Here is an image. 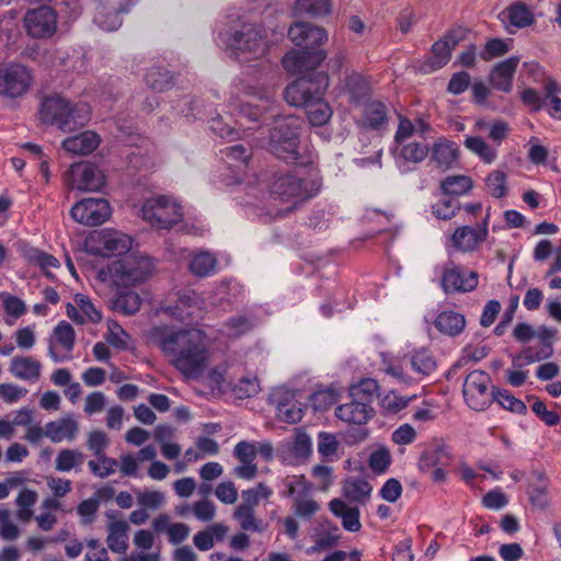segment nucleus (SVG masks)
I'll use <instances>...</instances> for the list:
<instances>
[{
	"label": "nucleus",
	"mask_w": 561,
	"mask_h": 561,
	"mask_svg": "<svg viewBox=\"0 0 561 561\" xmlns=\"http://www.w3.org/2000/svg\"><path fill=\"white\" fill-rule=\"evenodd\" d=\"M499 19L510 33L517 28L529 26L534 22V14L523 2H514L499 14Z\"/></svg>",
	"instance_id": "nucleus-22"
},
{
	"label": "nucleus",
	"mask_w": 561,
	"mask_h": 561,
	"mask_svg": "<svg viewBox=\"0 0 561 561\" xmlns=\"http://www.w3.org/2000/svg\"><path fill=\"white\" fill-rule=\"evenodd\" d=\"M367 80L357 72H351L344 77L340 84L341 93L345 94L351 103H358L368 94Z\"/></svg>",
	"instance_id": "nucleus-34"
},
{
	"label": "nucleus",
	"mask_w": 561,
	"mask_h": 561,
	"mask_svg": "<svg viewBox=\"0 0 561 561\" xmlns=\"http://www.w3.org/2000/svg\"><path fill=\"white\" fill-rule=\"evenodd\" d=\"M451 461V453L449 447L437 442L421 454L419 459V468L422 472H430L435 467H447Z\"/></svg>",
	"instance_id": "nucleus-25"
},
{
	"label": "nucleus",
	"mask_w": 561,
	"mask_h": 561,
	"mask_svg": "<svg viewBox=\"0 0 561 561\" xmlns=\"http://www.w3.org/2000/svg\"><path fill=\"white\" fill-rule=\"evenodd\" d=\"M321 182L317 176L301 179L294 174L280 175L272 184V193L282 199H307L317 195Z\"/></svg>",
	"instance_id": "nucleus-9"
},
{
	"label": "nucleus",
	"mask_w": 561,
	"mask_h": 561,
	"mask_svg": "<svg viewBox=\"0 0 561 561\" xmlns=\"http://www.w3.org/2000/svg\"><path fill=\"white\" fill-rule=\"evenodd\" d=\"M328 85L329 78L324 72L300 77L285 89L284 98L291 106L305 107L313 100L323 96Z\"/></svg>",
	"instance_id": "nucleus-6"
},
{
	"label": "nucleus",
	"mask_w": 561,
	"mask_h": 561,
	"mask_svg": "<svg viewBox=\"0 0 561 561\" xmlns=\"http://www.w3.org/2000/svg\"><path fill=\"white\" fill-rule=\"evenodd\" d=\"M493 396L496 403H499L503 409L511 411L516 414H525L527 411L526 404L515 398L510 391L507 390H500L493 388Z\"/></svg>",
	"instance_id": "nucleus-50"
},
{
	"label": "nucleus",
	"mask_w": 561,
	"mask_h": 561,
	"mask_svg": "<svg viewBox=\"0 0 561 561\" xmlns=\"http://www.w3.org/2000/svg\"><path fill=\"white\" fill-rule=\"evenodd\" d=\"M251 329L252 323L248 317L236 316L224 323L221 333L227 337L236 339L248 333Z\"/></svg>",
	"instance_id": "nucleus-51"
},
{
	"label": "nucleus",
	"mask_w": 561,
	"mask_h": 561,
	"mask_svg": "<svg viewBox=\"0 0 561 561\" xmlns=\"http://www.w3.org/2000/svg\"><path fill=\"white\" fill-rule=\"evenodd\" d=\"M71 217L85 226H99L111 216V207L104 198H83L70 210Z\"/></svg>",
	"instance_id": "nucleus-13"
},
{
	"label": "nucleus",
	"mask_w": 561,
	"mask_h": 561,
	"mask_svg": "<svg viewBox=\"0 0 561 561\" xmlns=\"http://www.w3.org/2000/svg\"><path fill=\"white\" fill-rule=\"evenodd\" d=\"M320 508L318 502L309 495L302 499H296L293 504L294 513L297 517L302 519L311 518Z\"/></svg>",
	"instance_id": "nucleus-62"
},
{
	"label": "nucleus",
	"mask_w": 561,
	"mask_h": 561,
	"mask_svg": "<svg viewBox=\"0 0 561 561\" xmlns=\"http://www.w3.org/2000/svg\"><path fill=\"white\" fill-rule=\"evenodd\" d=\"M141 213L142 218L158 229H169L183 218L181 205L173 197L164 195L148 198Z\"/></svg>",
	"instance_id": "nucleus-5"
},
{
	"label": "nucleus",
	"mask_w": 561,
	"mask_h": 561,
	"mask_svg": "<svg viewBox=\"0 0 561 561\" xmlns=\"http://www.w3.org/2000/svg\"><path fill=\"white\" fill-rule=\"evenodd\" d=\"M552 355V350L535 352L531 347H525L519 354L513 356L512 365L515 368H522L542 359L549 358Z\"/></svg>",
	"instance_id": "nucleus-54"
},
{
	"label": "nucleus",
	"mask_w": 561,
	"mask_h": 561,
	"mask_svg": "<svg viewBox=\"0 0 561 561\" xmlns=\"http://www.w3.org/2000/svg\"><path fill=\"white\" fill-rule=\"evenodd\" d=\"M24 27L31 37H51L57 31V14L48 5L28 10L24 15Z\"/></svg>",
	"instance_id": "nucleus-12"
},
{
	"label": "nucleus",
	"mask_w": 561,
	"mask_h": 561,
	"mask_svg": "<svg viewBox=\"0 0 561 561\" xmlns=\"http://www.w3.org/2000/svg\"><path fill=\"white\" fill-rule=\"evenodd\" d=\"M98 461L90 460L88 467L91 472L99 478H107L116 471L117 460L107 457L105 454L98 456Z\"/></svg>",
	"instance_id": "nucleus-55"
},
{
	"label": "nucleus",
	"mask_w": 561,
	"mask_h": 561,
	"mask_svg": "<svg viewBox=\"0 0 561 561\" xmlns=\"http://www.w3.org/2000/svg\"><path fill=\"white\" fill-rule=\"evenodd\" d=\"M304 411L298 402H279L277 405V417L288 424H295L301 421Z\"/></svg>",
	"instance_id": "nucleus-56"
},
{
	"label": "nucleus",
	"mask_w": 561,
	"mask_h": 561,
	"mask_svg": "<svg viewBox=\"0 0 561 561\" xmlns=\"http://www.w3.org/2000/svg\"><path fill=\"white\" fill-rule=\"evenodd\" d=\"M463 144L469 151L477 154L488 164L492 163L496 159V150L489 146L484 139L479 136H468Z\"/></svg>",
	"instance_id": "nucleus-43"
},
{
	"label": "nucleus",
	"mask_w": 561,
	"mask_h": 561,
	"mask_svg": "<svg viewBox=\"0 0 561 561\" xmlns=\"http://www.w3.org/2000/svg\"><path fill=\"white\" fill-rule=\"evenodd\" d=\"M378 390L379 385L377 380L373 378H364L350 388V397L367 401L369 404H371V401L374 397L377 396Z\"/></svg>",
	"instance_id": "nucleus-49"
},
{
	"label": "nucleus",
	"mask_w": 561,
	"mask_h": 561,
	"mask_svg": "<svg viewBox=\"0 0 561 561\" xmlns=\"http://www.w3.org/2000/svg\"><path fill=\"white\" fill-rule=\"evenodd\" d=\"M284 490L283 496L291 497L293 502L296 499H302L310 495L311 484L306 480L305 476H288L283 481Z\"/></svg>",
	"instance_id": "nucleus-38"
},
{
	"label": "nucleus",
	"mask_w": 561,
	"mask_h": 561,
	"mask_svg": "<svg viewBox=\"0 0 561 561\" xmlns=\"http://www.w3.org/2000/svg\"><path fill=\"white\" fill-rule=\"evenodd\" d=\"M217 260L210 252L202 251L193 255L190 271L198 277H207L215 273Z\"/></svg>",
	"instance_id": "nucleus-39"
},
{
	"label": "nucleus",
	"mask_w": 561,
	"mask_h": 561,
	"mask_svg": "<svg viewBox=\"0 0 561 561\" xmlns=\"http://www.w3.org/2000/svg\"><path fill=\"white\" fill-rule=\"evenodd\" d=\"M478 284L479 276L473 271L465 273L454 262L443 267L440 287L445 294L470 293L478 287Z\"/></svg>",
	"instance_id": "nucleus-14"
},
{
	"label": "nucleus",
	"mask_w": 561,
	"mask_h": 561,
	"mask_svg": "<svg viewBox=\"0 0 561 561\" xmlns=\"http://www.w3.org/2000/svg\"><path fill=\"white\" fill-rule=\"evenodd\" d=\"M202 305L203 301L201 297L194 291H188L180 295L176 305L174 307H170L169 310L172 316L184 321L198 318L203 310Z\"/></svg>",
	"instance_id": "nucleus-27"
},
{
	"label": "nucleus",
	"mask_w": 561,
	"mask_h": 561,
	"mask_svg": "<svg viewBox=\"0 0 561 561\" xmlns=\"http://www.w3.org/2000/svg\"><path fill=\"white\" fill-rule=\"evenodd\" d=\"M131 238L116 230H103L98 236L100 253L104 256L121 255L131 248Z\"/></svg>",
	"instance_id": "nucleus-20"
},
{
	"label": "nucleus",
	"mask_w": 561,
	"mask_h": 561,
	"mask_svg": "<svg viewBox=\"0 0 561 561\" xmlns=\"http://www.w3.org/2000/svg\"><path fill=\"white\" fill-rule=\"evenodd\" d=\"M288 36L297 47L307 51L321 46L328 39L324 28L307 22H298L291 25L288 30Z\"/></svg>",
	"instance_id": "nucleus-15"
},
{
	"label": "nucleus",
	"mask_w": 561,
	"mask_h": 561,
	"mask_svg": "<svg viewBox=\"0 0 561 561\" xmlns=\"http://www.w3.org/2000/svg\"><path fill=\"white\" fill-rule=\"evenodd\" d=\"M145 81L150 89L162 92L171 87L172 76L164 67L157 66L147 71Z\"/></svg>",
	"instance_id": "nucleus-41"
},
{
	"label": "nucleus",
	"mask_w": 561,
	"mask_h": 561,
	"mask_svg": "<svg viewBox=\"0 0 561 561\" xmlns=\"http://www.w3.org/2000/svg\"><path fill=\"white\" fill-rule=\"evenodd\" d=\"M84 455L77 449H61L55 459V468L59 472H68L83 463Z\"/></svg>",
	"instance_id": "nucleus-44"
},
{
	"label": "nucleus",
	"mask_w": 561,
	"mask_h": 561,
	"mask_svg": "<svg viewBox=\"0 0 561 561\" xmlns=\"http://www.w3.org/2000/svg\"><path fill=\"white\" fill-rule=\"evenodd\" d=\"M100 141L101 138L96 133L85 130L78 135L67 137L61 146L71 154L85 156L93 152L99 147Z\"/></svg>",
	"instance_id": "nucleus-26"
},
{
	"label": "nucleus",
	"mask_w": 561,
	"mask_h": 561,
	"mask_svg": "<svg viewBox=\"0 0 561 561\" xmlns=\"http://www.w3.org/2000/svg\"><path fill=\"white\" fill-rule=\"evenodd\" d=\"M79 426L77 421L71 416H66L57 421L46 424L45 435L53 443H60L64 440L71 442L76 438Z\"/></svg>",
	"instance_id": "nucleus-30"
},
{
	"label": "nucleus",
	"mask_w": 561,
	"mask_h": 561,
	"mask_svg": "<svg viewBox=\"0 0 561 561\" xmlns=\"http://www.w3.org/2000/svg\"><path fill=\"white\" fill-rule=\"evenodd\" d=\"M399 159L405 162L420 163L428 154V147L422 142H408L399 145Z\"/></svg>",
	"instance_id": "nucleus-47"
},
{
	"label": "nucleus",
	"mask_w": 561,
	"mask_h": 561,
	"mask_svg": "<svg viewBox=\"0 0 561 561\" xmlns=\"http://www.w3.org/2000/svg\"><path fill=\"white\" fill-rule=\"evenodd\" d=\"M301 121L295 116H286L275 122L270 130L268 149L279 159L298 165L311 162L300 147Z\"/></svg>",
	"instance_id": "nucleus-2"
},
{
	"label": "nucleus",
	"mask_w": 561,
	"mask_h": 561,
	"mask_svg": "<svg viewBox=\"0 0 561 561\" xmlns=\"http://www.w3.org/2000/svg\"><path fill=\"white\" fill-rule=\"evenodd\" d=\"M518 57H510L499 62L492 70L490 80L492 85L503 92L512 90L513 76L518 66Z\"/></svg>",
	"instance_id": "nucleus-29"
},
{
	"label": "nucleus",
	"mask_w": 561,
	"mask_h": 561,
	"mask_svg": "<svg viewBox=\"0 0 561 561\" xmlns=\"http://www.w3.org/2000/svg\"><path fill=\"white\" fill-rule=\"evenodd\" d=\"M305 107L307 108V117L309 122L314 126H323L332 116L331 106L323 100V96L313 100Z\"/></svg>",
	"instance_id": "nucleus-40"
},
{
	"label": "nucleus",
	"mask_w": 561,
	"mask_h": 561,
	"mask_svg": "<svg viewBox=\"0 0 561 561\" xmlns=\"http://www.w3.org/2000/svg\"><path fill=\"white\" fill-rule=\"evenodd\" d=\"M65 182L71 190L96 192L105 184V175L96 165L75 163L65 174Z\"/></svg>",
	"instance_id": "nucleus-10"
},
{
	"label": "nucleus",
	"mask_w": 561,
	"mask_h": 561,
	"mask_svg": "<svg viewBox=\"0 0 561 561\" xmlns=\"http://www.w3.org/2000/svg\"><path fill=\"white\" fill-rule=\"evenodd\" d=\"M290 450L297 459L308 458L312 450L310 436L304 431L297 428Z\"/></svg>",
	"instance_id": "nucleus-58"
},
{
	"label": "nucleus",
	"mask_w": 561,
	"mask_h": 561,
	"mask_svg": "<svg viewBox=\"0 0 561 561\" xmlns=\"http://www.w3.org/2000/svg\"><path fill=\"white\" fill-rule=\"evenodd\" d=\"M141 298L135 291L121 293L113 301L115 311L129 316L139 311Z\"/></svg>",
	"instance_id": "nucleus-46"
},
{
	"label": "nucleus",
	"mask_w": 561,
	"mask_h": 561,
	"mask_svg": "<svg viewBox=\"0 0 561 561\" xmlns=\"http://www.w3.org/2000/svg\"><path fill=\"white\" fill-rule=\"evenodd\" d=\"M331 512L342 520V525L347 531H358L362 527L359 522V510L350 507L342 500L335 499L330 502Z\"/></svg>",
	"instance_id": "nucleus-35"
},
{
	"label": "nucleus",
	"mask_w": 561,
	"mask_h": 561,
	"mask_svg": "<svg viewBox=\"0 0 561 561\" xmlns=\"http://www.w3.org/2000/svg\"><path fill=\"white\" fill-rule=\"evenodd\" d=\"M324 58L325 54L321 50H291L283 57L282 64L287 72L296 75L316 68Z\"/></svg>",
	"instance_id": "nucleus-18"
},
{
	"label": "nucleus",
	"mask_w": 561,
	"mask_h": 561,
	"mask_svg": "<svg viewBox=\"0 0 561 561\" xmlns=\"http://www.w3.org/2000/svg\"><path fill=\"white\" fill-rule=\"evenodd\" d=\"M233 518L238 520L241 529L245 531H261V520L255 518L254 510L238 505L233 512Z\"/></svg>",
	"instance_id": "nucleus-53"
},
{
	"label": "nucleus",
	"mask_w": 561,
	"mask_h": 561,
	"mask_svg": "<svg viewBox=\"0 0 561 561\" xmlns=\"http://www.w3.org/2000/svg\"><path fill=\"white\" fill-rule=\"evenodd\" d=\"M431 159L444 171L451 169L458 159V146L454 141L439 139L432 147Z\"/></svg>",
	"instance_id": "nucleus-32"
},
{
	"label": "nucleus",
	"mask_w": 561,
	"mask_h": 561,
	"mask_svg": "<svg viewBox=\"0 0 561 561\" xmlns=\"http://www.w3.org/2000/svg\"><path fill=\"white\" fill-rule=\"evenodd\" d=\"M485 185L493 197L501 198L505 196L507 193L506 174L499 170L492 171L485 180Z\"/></svg>",
	"instance_id": "nucleus-57"
},
{
	"label": "nucleus",
	"mask_w": 561,
	"mask_h": 561,
	"mask_svg": "<svg viewBox=\"0 0 561 561\" xmlns=\"http://www.w3.org/2000/svg\"><path fill=\"white\" fill-rule=\"evenodd\" d=\"M32 70L23 64L0 65V96L14 100L25 95L33 85Z\"/></svg>",
	"instance_id": "nucleus-7"
},
{
	"label": "nucleus",
	"mask_w": 561,
	"mask_h": 561,
	"mask_svg": "<svg viewBox=\"0 0 561 561\" xmlns=\"http://www.w3.org/2000/svg\"><path fill=\"white\" fill-rule=\"evenodd\" d=\"M387 121V107L380 102H373L365 108L364 125L377 129Z\"/></svg>",
	"instance_id": "nucleus-52"
},
{
	"label": "nucleus",
	"mask_w": 561,
	"mask_h": 561,
	"mask_svg": "<svg viewBox=\"0 0 561 561\" xmlns=\"http://www.w3.org/2000/svg\"><path fill=\"white\" fill-rule=\"evenodd\" d=\"M108 535L106 538L107 547L115 553H125L128 549L129 526L124 519H114L107 524Z\"/></svg>",
	"instance_id": "nucleus-31"
},
{
	"label": "nucleus",
	"mask_w": 561,
	"mask_h": 561,
	"mask_svg": "<svg viewBox=\"0 0 561 561\" xmlns=\"http://www.w3.org/2000/svg\"><path fill=\"white\" fill-rule=\"evenodd\" d=\"M510 50L508 44L503 39L493 38L485 43L484 48L480 53L483 60H491L505 55Z\"/></svg>",
	"instance_id": "nucleus-64"
},
{
	"label": "nucleus",
	"mask_w": 561,
	"mask_h": 561,
	"mask_svg": "<svg viewBox=\"0 0 561 561\" xmlns=\"http://www.w3.org/2000/svg\"><path fill=\"white\" fill-rule=\"evenodd\" d=\"M350 398L348 402L335 409V416L346 424H366L375 414L374 408L367 401L358 400L354 397Z\"/></svg>",
	"instance_id": "nucleus-17"
},
{
	"label": "nucleus",
	"mask_w": 561,
	"mask_h": 561,
	"mask_svg": "<svg viewBox=\"0 0 561 561\" xmlns=\"http://www.w3.org/2000/svg\"><path fill=\"white\" fill-rule=\"evenodd\" d=\"M148 337L187 378H199L210 363L211 340L201 329L174 330L165 325L154 327Z\"/></svg>",
	"instance_id": "nucleus-1"
},
{
	"label": "nucleus",
	"mask_w": 561,
	"mask_h": 561,
	"mask_svg": "<svg viewBox=\"0 0 561 561\" xmlns=\"http://www.w3.org/2000/svg\"><path fill=\"white\" fill-rule=\"evenodd\" d=\"M105 340L115 348L127 350L129 346L130 336L117 321L108 320Z\"/></svg>",
	"instance_id": "nucleus-48"
},
{
	"label": "nucleus",
	"mask_w": 561,
	"mask_h": 561,
	"mask_svg": "<svg viewBox=\"0 0 561 561\" xmlns=\"http://www.w3.org/2000/svg\"><path fill=\"white\" fill-rule=\"evenodd\" d=\"M18 250L26 261L39 266L47 274L51 268L59 267V261L55 256L32 247L26 242H18Z\"/></svg>",
	"instance_id": "nucleus-33"
},
{
	"label": "nucleus",
	"mask_w": 561,
	"mask_h": 561,
	"mask_svg": "<svg viewBox=\"0 0 561 561\" xmlns=\"http://www.w3.org/2000/svg\"><path fill=\"white\" fill-rule=\"evenodd\" d=\"M488 228L485 225L476 228L463 226L455 230L450 240L457 250L470 252L477 249L478 245L485 240Z\"/></svg>",
	"instance_id": "nucleus-23"
},
{
	"label": "nucleus",
	"mask_w": 561,
	"mask_h": 561,
	"mask_svg": "<svg viewBox=\"0 0 561 561\" xmlns=\"http://www.w3.org/2000/svg\"><path fill=\"white\" fill-rule=\"evenodd\" d=\"M222 159L227 168L224 174L226 185L242 183L249 174L251 150L241 144L232 145L221 150Z\"/></svg>",
	"instance_id": "nucleus-11"
},
{
	"label": "nucleus",
	"mask_w": 561,
	"mask_h": 561,
	"mask_svg": "<svg viewBox=\"0 0 561 561\" xmlns=\"http://www.w3.org/2000/svg\"><path fill=\"white\" fill-rule=\"evenodd\" d=\"M91 118V108L87 102H72L68 100V108L64 112L62 121L68 122L67 127H59L64 133H71L85 126Z\"/></svg>",
	"instance_id": "nucleus-28"
},
{
	"label": "nucleus",
	"mask_w": 561,
	"mask_h": 561,
	"mask_svg": "<svg viewBox=\"0 0 561 561\" xmlns=\"http://www.w3.org/2000/svg\"><path fill=\"white\" fill-rule=\"evenodd\" d=\"M222 42L242 61L260 60L262 71L270 69V64L263 59L268 50L266 32L260 25L243 23L239 30L226 33Z\"/></svg>",
	"instance_id": "nucleus-3"
},
{
	"label": "nucleus",
	"mask_w": 561,
	"mask_h": 561,
	"mask_svg": "<svg viewBox=\"0 0 561 561\" xmlns=\"http://www.w3.org/2000/svg\"><path fill=\"white\" fill-rule=\"evenodd\" d=\"M66 313L69 319L79 324H83L87 321L98 323L102 319L101 311L82 294L75 296V305L70 302L66 305Z\"/></svg>",
	"instance_id": "nucleus-21"
},
{
	"label": "nucleus",
	"mask_w": 561,
	"mask_h": 561,
	"mask_svg": "<svg viewBox=\"0 0 561 561\" xmlns=\"http://www.w3.org/2000/svg\"><path fill=\"white\" fill-rule=\"evenodd\" d=\"M409 358L412 370L422 377L430 376L437 368V362L428 348H415L410 353Z\"/></svg>",
	"instance_id": "nucleus-36"
},
{
	"label": "nucleus",
	"mask_w": 561,
	"mask_h": 561,
	"mask_svg": "<svg viewBox=\"0 0 561 561\" xmlns=\"http://www.w3.org/2000/svg\"><path fill=\"white\" fill-rule=\"evenodd\" d=\"M465 325V317L456 311H443L435 320V327L437 330L449 336L460 334L463 331Z\"/></svg>",
	"instance_id": "nucleus-37"
},
{
	"label": "nucleus",
	"mask_w": 561,
	"mask_h": 561,
	"mask_svg": "<svg viewBox=\"0 0 561 561\" xmlns=\"http://www.w3.org/2000/svg\"><path fill=\"white\" fill-rule=\"evenodd\" d=\"M68 108V99L59 94L48 95L43 99L39 108V118L43 123L55 125L57 128L67 127L68 122L62 121L64 112Z\"/></svg>",
	"instance_id": "nucleus-19"
},
{
	"label": "nucleus",
	"mask_w": 561,
	"mask_h": 561,
	"mask_svg": "<svg viewBox=\"0 0 561 561\" xmlns=\"http://www.w3.org/2000/svg\"><path fill=\"white\" fill-rule=\"evenodd\" d=\"M94 22L104 31H116L122 25L119 11L106 13L104 9L98 11L94 15Z\"/></svg>",
	"instance_id": "nucleus-61"
},
{
	"label": "nucleus",
	"mask_w": 561,
	"mask_h": 561,
	"mask_svg": "<svg viewBox=\"0 0 561 561\" xmlns=\"http://www.w3.org/2000/svg\"><path fill=\"white\" fill-rule=\"evenodd\" d=\"M491 377L483 370H473L467 375L462 394L467 405L474 411L486 410L494 400L493 389L490 390Z\"/></svg>",
	"instance_id": "nucleus-8"
},
{
	"label": "nucleus",
	"mask_w": 561,
	"mask_h": 561,
	"mask_svg": "<svg viewBox=\"0 0 561 561\" xmlns=\"http://www.w3.org/2000/svg\"><path fill=\"white\" fill-rule=\"evenodd\" d=\"M297 9L311 15H327L331 12V1L297 0Z\"/></svg>",
	"instance_id": "nucleus-59"
},
{
	"label": "nucleus",
	"mask_w": 561,
	"mask_h": 561,
	"mask_svg": "<svg viewBox=\"0 0 561 561\" xmlns=\"http://www.w3.org/2000/svg\"><path fill=\"white\" fill-rule=\"evenodd\" d=\"M260 391V383L256 377L241 378L233 387V392L239 399L254 397Z\"/></svg>",
	"instance_id": "nucleus-60"
},
{
	"label": "nucleus",
	"mask_w": 561,
	"mask_h": 561,
	"mask_svg": "<svg viewBox=\"0 0 561 561\" xmlns=\"http://www.w3.org/2000/svg\"><path fill=\"white\" fill-rule=\"evenodd\" d=\"M9 371L19 380L36 382L42 375V364L32 356H14L10 360Z\"/></svg>",
	"instance_id": "nucleus-24"
},
{
	"label": "nucleus",
	"mask_w": 561,
	"mask_h": 561,
	"mask_svg": "<svg viewBox=\"0 0 561 561\" xmlns=\"http://www.w3.org/2000/svg\"><path fill=\"white\" fill-rule=\"evenodd\" d=\"M154 266L149 256L130 254L121 261L114 262L110 273L117 286H134L148 279Z\"/></svg>",
	"instance_id": "nucleus-4"
},
{
	"label": "nucleus",
	"mask_w": 561,
	"mask_h": 561,
	"mask_svg": "<svg viewBox=\"0 0 561 561\" xmlns=\"http://www.w3.org/2000/svg\"><path fill=\"white\" fill-rule=\"evenodd\" d=\"M55 342H49L48 355L55 363L70 358L69 353L73 350L76 335L73 328L66 321H60L54 329Z\"/></svg>",
	"instance_id": "nucleus-16"
},
{
	"label": "nucleus",
	"mask_w": 561,
	"mask_h": 561,
	"mask_svg": "<svg viewBox=\"0 0 561 561\" xmlns=\"http://www.w3.org/2000/svg\"><path fill=\"white\" fill-rule=\"evenodd\" d=\"M20 536V529L15 523L11 520L8 510H0V537L8 541H13Z\"/></svg>",
	"instance_id": "nucleus-63"
},
{
	"label": "nucleus",
	"mask_w": 561,
	"mask_h": 561,
	"mask_svg": "<svg viewBox=\"0 0 561 561\" xmlns=\"http://www.w3.org/2000/svg\"><path fill=\"white\" fill-rule=\"evenodd\" d=\"M343 491L348 500L362 502L370 495L371 485L364 479L350 478L345 481Z\"/></svg>",
	"instance_id": "nucleus-42"
},
{
	"label": "nucleus",
	"mask_w": 561,
	"mask_h": 561,
	"mask_svg": "<svg viewBox=\"0 0 561 561\" xmlns=\"http://www.w3.org/2000/svg\"><path fill=\"white\" fill-rule=\"evenodd\" d=\"M440 188L446 195H465L472 188V180L466 175L447 176L442 181Z\"/></svg>",
	"instance_id": "nucleus-45"
}]
</instances>
